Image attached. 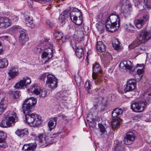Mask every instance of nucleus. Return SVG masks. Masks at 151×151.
<instances>
[{
  "label": "nucleus",
  "instance_id": "obj_9",
  "mask_svg": "<svg viewBox=\"0 0 151 151\" xmlns=\"http://www.w3.org/2000/svg\"><path fill=\"white\" fill-rule=\"evenodd\" d=\"M151 39V32L148 31L146 30L142 31L138 37L139 41L144 43L147 42Z\"/></svg>",
  "mask_w": 151,
  "mask_h": 151
},
{
  "label": "nucleus",
  "instance_id": "obj_33",
  "mask_svg": "<svg viewBox=\"0 0 151 151\" xmlns=\"http://www.w3.org/2000/svg\"><path fill=\"white\" fill-rule=\"evenodd\" d=\"M79 14H73V13H70V19L75 23V22L76 21V20L78 19L77 16L79 17Z\"/></svg>",
  "mask_w": 151,
  "mask_h": 151
},
{
  "label": "nucleus",
  "instance_id": "obj_59",
  "mask_svg": "<svg viewBox=\"0 0 151 151\" xmlns=\"http://www.w3.org/2000/svg\"><path fill=\"white\" fill-rule=\"evenodd\" d=\"M150 117L151 119V116H150Z\"/></svg>",
  "mask_w": 151,
  "mask_h": 151
},
{
  "label": "nucleus",
  "instance_id": "obj_57",
  "mask_svg": "<svg viewBox=\"0 0 151 151\" xmlns=\"http://www.w3.org/2000/svg\"><path fill=\"white\" fill-rule=\"evenodd\" d=\"M61 99H64V100H65V99H64V98H63V97L62 98H61Z\"/></svg>",
  "mask_w": 151,
  "mask_h": 151
},
{
  "label": "nucleus",
  "instance_id": "obj_48",
  "mask_svg": "<svg viewBox=\"0 0 151 151\" xmlns=\"http://www.w3.org/2000/svg\"><path fill=\"white\" fill-rule=\"evenodd\" d=\"M12 19L14 20V21H16L18 19V17L13 14H11L10 16Z\"/></svg>",
  "mask_w": 151,
  "mask_h": 151
},
{
  "label": "nucleus",
  "instance_id": "obj_6",
  "mask_svg": "<svg viewBox=\"0 0 151 151\" xmlns=\"http://www.w3.org/2000/svg\"><path fill=\"white\" fill-rule=\"evenodd\" d=\"M101 67L97 63L93 64L92 77L96 84H99L102 82L103 78L101 77Z\"/></svg>",
  "mask_w": 151,
  "mask_h": 151
},
{
  "label": "nucleus",
  "instance_id": "obj_27",
  "mask_svg": "<svg viewBox=\"0 0 151 151\" xmlns=\"http://www.w3.org/2000/svg\"><path fill=\"white\" fill-rule=\"evenodd\" d=\"M76 54L77 56L79 58L83 57L84 53L82 48L77 47L76 50Z\"/></svg>",
  "mask_w": 151,
  "mask_h": 151
},
{
  "label": "nucleus",
  "instance_id": "obj_55",
  "mask_svg": "<svg viewBox=\"0 0 151 151\" xmlns=\"http://www.w3.org/2000/svg\"><path fill=\"white\" fill-rule=\"evenodd\" d=\"M149 98L150 99H148V101H151V96L149 95Z\"/></svg>",
  "mask_w": 151,
  "mask_h": 151
},
{
  "label": "nucleus",
  "instance_id": "obj_5",
  "mask_svg": "<svg viewBox=\"0 0 151 151\" xmlns=\"http://www.w3.org/2000/svg\"><path fill=\"white\" fill-rule=\"evenodd\" d=\"M38 138L41 145L43 147L50 146L58 141V139L55 137H51L45 134L39 135Z\"/></svg>",
  "mask_w": 151,
  "mask_h": 151
},
{
  "label": "nucleus",
  "instance_id": "obj_19",
  "mask_svg": "<svg viewBox=\"0 0 151 151\" xmlns=\"http://www.w3.org/2000/svg\"><path fill=\"white\" fill-rule=\"evenodd\" d=\"M6 137L5 133L2 131H0V147H3L5 146L4 144Z\"/></svg>",
  "mask_w": 151,
  "mask_h": 151
},
{
  "label": "nucleus",
  "instance_id": "obj_50",
  "mask_svg": "<svg viewBox=\"0 0 151 151\" xmlns=\"http://www.w3.org/2000/svg\"><path fill=\"white\" fill-rule=\"evenodd\" d=\"M145 65L144 64H137L136 65V68L139 67L141 69H144Z\"/></svg>",
  "mask_w": 151,
  "mask_h": 151
},
{
  "label": "nucleus",
  "instance_id": "obj_56",
  "mask_svg": "<svg viewBox=\"0 0 151 151\" xmlns=\"http://www.w3.org/2000/svg\"><path fill=\"white\" fill-rule=\"evenodd\" d=\"M128 6H129V7H131L132 6H131V4H128Z\"/></svg>",
  "mask_w": 151,
  "mask_h": 151
},
{
  "label": "nucleus",
  "instance_id": "obj_8",
  "mask_svg": "<svg viewBox=\"0 0 151 151\" xmlns=\"http://www.w3.org/2000/svg\"><path fill=\"white\" fill-rule=\"evenodd\" d=\"M29 92L36 95H39L40 97H45L47 94V92L45 89L41 90L39 86L35 85L31 88L28 89Z\"/></svg>",
  "mask_w": 151,
  "mask_h": 151
},
{
  "label": "nucleus",
  "instance_id": "obj_34",
  "mask_svg": "<svg viewBox=\"0 0 151 151\" xmlns=\"http://www.w3.org/2000/svg\"><path fill=\"white\" fill-rule=\"evenodd\" d=\"M124 146L119 143L115 146L114 149L115 151H124Z\"/></svg>",
  "mask_w": 151,
  "mask_h": 151
},
{
  "label": "nucleus",
  "instance_id": "obj_10",
  "mask_svg": "<svg viewBox=\"0 0 151 151\" xmlns=\"http://www.w3.org/2000/svg\"><path fill=\"white\" fill-rule=\"evenodd\" d=\"M31 83L30 79L28 77L24 78L22 80L18 82L15 85L14 88L16 89H21L23 87H27V86L29 85Z\"/></svg>",
  "mask_w": 151,
  "mask_h": 151
},
{
  "label": "nucleus",
  "instance_id": "obj_35",
  "mask_svg": "<svg viewBox=\"0 0 151 151\" xmlns=\"http://www.w3.org/2000/svg\"><path fill=\"white\" fill-rule=\"evenodd\" d=\"M136 50V52H137L138 54H139L144 52L145 51V49L144 46H140L137 48Z\"/></svg>",
  "mask_w": 151,
  "mask_h": 151
},
{
  "label": "nucleus",
  "instance_id": "obj_43",
  "mask_svg": "<svg viewBox=\"0 0 151 151\" xmlns=\"http://www.w3.org/2000/svg\"><path fill=\"white\" fill-rule=\"evenodd\" d=\"M70 11L68 10H65L63 11L61 14V16H64L65 17H67L69 15L70 16Z\"/></svg>",
  "mask_w": 151,
  "mask_h": 151
},
{
  "label": "nucleus",
  "instance_id": "obj_13",
  "mask_svg": "<svg viewBox=\"0 0 151 151\" xmlns=\"http://www.w3.org/2000/svg\"><path fill=\"white\" fill-rule=\"evenodd\" d=\"M148 19V16L146 14H144L140 18L137 20L135 22V25L138 29L142 28Z\"/></svg>",
  "mask_w": 151,
  "mask_h": 151
},
{
  "label": "nucleus",
  "instance_id": "obj_4",
  "mask_svg": "<svg viewBox=\"0 0 151 151\" xmlns=\"http://www.w3.org/2000/svg\"><path fill=\"white\" fill-rule=\"evenodd\" d=\"M46 78H47L46 86L52 89L55 88L57 87L58 83L57 80L55 77L52 75L45 73L41 75L39 79L44 81Z\"/></svg>",
  "mask_w": 151,
  "mask_h": 151
},
{
  "label": "nucleus",
  "instance_id": "obj_14",
  "mask_svg": "<svg viewBox=\"0 0 151 151\" xmlns=\"http://www.w3.org/2000/svg\"><path fill=\"white\" fill-rule=\"evenodd\" d=\"M136 87V81L133 79H129L127 82L124 91L125 92L132 91Z\"/></svg>",
  "mask_w": 151,
  "mask_h": 151
},
{
  "label": "nucleus",
  "instance_id": "obj_21",
  "mask_svg": "<svg viewBox=\"0 0 151 151\" xmlns=\"http://www.w3.org/2000/svg\"><path fill=\"white\" fill-rule=\"evenodd\" d=\"M19 40L20 41L22 42V45H23L28 41V37L26 33L24 31H22L20 32Z\"/></svg>",
  "mask_w": 151,
  "mask_h": 151
},
{
  "label": "nucleus",
  "instance_id": "obj_32",
  "mask_svg": "<svg viewBox=\"0 0 151 151\" xmlns=\"http://www.w3.org/2000/svg\"><path fill=\"white\" fill-rule=\"evenodd\" d=\"M26 23L27 25L29 27H32L34 26L33 20L31 19L29 17L26 18Z\"/></svg>",
  "mask_w": 151,
  "mask_h": 151
},
{
  "label": "nucleus",
  "instance_id": "obj_40",
  "mask_svg": "<svg viewBox=\"0 0 151 151\" xmlns=\"http://www.w3.org/2000/svg\"><path fill=\"white\" fill-rule=\"evenodd\" d=\"M64 16H60L59 17V22L61 23H62L63 24V23L65 24L66 21V18Z\"/></svg>",
  "mask_w": 151,
  "mask_h": 151
},
{
  "label": "nucleus",
  "instance_id": "obj_3",
  "mask_svg": "<svg viewBox=\"0 0 151 151\" xmlns=\"http://www.w3.org/2000/svg\"><path fill=\"white\" fill-rule=\"evenodd\" d=\"M120 22L119 16L117 15L111 14L106 20L105 27L108 31H115L120 27Z\"/></svg>",
  "mask_w": 151,
  "mask_h": 151
},
{
  "label": "nucleus",
  "instance_id": "obj_47",
  "mask_svg": "<svg viewBox=\"0 0 151 151\" xmlns=\"http://www.w3.org/2000/svg\"><path fill=\"white\" fill-rule=\"evenodd\" d=\"M144 0L145 1V7L148 9H151V6L149 4H148L147 0Z\"/></svg>",
  "mask_w": 151,
  "mask_h": 151
},
{
  "label": "nucleus",
  "instance_id": "obj_42",
  "mask_svg": "<svg viewBox=\"0 0 151 151\" xmlns=\"http://www.w3.org/2000/svg\"><path fill=\"white\" fill-rule=\"evenodd\" d=\"M6 107L4 106V104H0V114L3 113Z\"/></svg>",
  "mask_w": 151,
  "mask_h": 151
},
{
  "label": "nucleus",
  "instance_id": "obj_51",
  "mask_svg": "<svg viewBox=\"0 0 151 151\" xmlns=\"http://www.w3.org/2000/svg\"><path fill=\"white\" fill-rule=\"evenodd\" d=\"M59 116L65 120H66L67 119V117L65 115L60 114Z\"/></svg>",
  "mask_w": 151,
  "mask_h": 151
},
{
  "label": "nucleus",
  "instance_id": "obj_46",
  "mask_svg": "<svg viewBox=\"0 0 151 151\" xmlns=\"http://www.w3.org/2000/svg\"><path fill=\"white\" fill-rule=\"evenodd\" d=\"M14 97L17 98L21 95V93L19 91H15L14 93Z\"/></svg>",
  "mask_w": 151,
  "mask_h": 151
},
{
  "label": "nucleus",
  "instance_id": "obj_25",
  "mask_svg": "<svg viewBox=\"0 0 151 151\" xmlns=\"http://www.w3.org/2000/svg\"><path fill=\"white\" fill-rule=\"evenodd\" d=\"M12 124L11 122L7 120L6 118H5L4 120L2 121L0 125L2 127L6 128L7 127H11L12 126Z\"/></svg>",
  "mask_w": 151,
  "mask_h": 151
},
{
  "label": "nucleus",
  "instance_id": "obj_7",
  "mask_svg": "<svg viewBox=\"0 0 151 151\" xmlns=\"http://www.w3.org/2000/svg\"><path fill=\"white\" fill-rule=\"evenodd\" d=\"M147 105V102L146 101L134 102L132 104L131 108L134 112H141L144 111Z\"/></svg>",
  "mask_w": 151,
  "mask_h": 151
},
{
  "label": "nucleus",
  "instance_id": "obj_24",
  "mask_svg": "<svg viewBox=\"0 0 151 151\" xmlns=\"http://www.w3.org/2000/svg\"><path fill=\"white\" fill-rule=\"evenodd\" d=\"M57 120V117H55L52 120L48 122V126L49 127V129L50 131H51L54 128Z\"/></svg>",
  "mask_w": 151,
  "mask_h": 151
},
{
  "label": "nucleus",
  "instance_id": "obj_58",
  "mask_svg": "<svg viewBox=\"0 0 151 151\" xmlns=\"http://www.w3.org/2000/svg\"><path fill=\"white\" fill-rule=\"evenodd\" d=\"M58 134V133H56V134H55V135H56V134Z\"/></svg>",
  "mask_w": 151,
  "mask_h": 151
},
{
  "label": "nucleus",
  "instance_id": "obj_36",
  "mask_svg": "<svg viewBox=\"0 0 151 151\" xmlns=\"http://www.w3.org/2000/svg\"><path fill=\"white\" fill-rule=\"evenodd\" d=\"M91 85L89 81H87L86 82L84 87L86 90H87L88 92V93H90L91 92Z\"/></svg>",
  "mask_w": 151,
  "mask_h": 151
},
{
  "label": "nucleus",
  "instance_id": "obj_39",
  "mask_svg": "<svg viewBox=\"0 0 151 151\" xmlns=\"http://www.w3.org/2000/svg\"><path fill=\"white\" fill-rule=\"evenodd\" d=\"M139 44L138 43L137 41L134 42L131 45H129V49H133L135 47L139 45Z\"/></svg>",
  "mask_w": 151,
  "mask_h": 151
},
{
  "label": "nucleus",
  "instance_id": "obj_44",
  "mask_svg": "<svg viewBox=\"0 0 151 151\" xmlns=\"http://www.w3.org/2000/svg\"><path fill=\"white\" fill-rule=\"evenodd\" d=\"M96 27L97 28V29L100 31L103 30L104 29V26H102V25L101 24H96Z\"/></svg>",
  "mask_w": 151,
  "mask_h": 151
},
{
  "label": "nucleus",
  "instance_id": "obj_22",
  "mask_svg": "<svg viewBox=\"0 0 151 151\" xmlns=\"http://www.w3.org/2000/svg\"><path fill=\"white\" fill-rule=\"evenodd\" d=\"M123 110L121 109H116L112 112V116L114 118H119L122 115Z\"/></svg>",
  "mask_w": 151,
  "mask_h": 151
},
{
  "label": "nucleus",
  "instance_id": "obj_1",
  "mask_svg": "<svg viewBox=\"0 0 151 151\" xmlns=\"http://www.w3.org/2000/svg\"><path fill=\"white\" fill-rule=\"evenodd\" d=\"M37 101L36 99L31 97L26 99L23 104L22 109L23 113L25 114L26 122L31 127H38L42 122L40 116L29 112Z\"/></svg>",
  "mask_w": 151,
  "mask_h": 151
},
{
  "label": "nucleus",
  "instance_id": "obj_53",
  "mask_svg": "<svg viewBox=\"0 0 151 151\" xmlns=\"http://www.w3.org/2000/svg\"><path fill=\"white\" fill-rule=\"evenodd\" d=\"M2 39H4V40H7L8 38V37L7 36H4L1 37Z\"/></svg>",
  "mask_w": 151,
  "mask_h": 151
},
{
  "label": "nucleus",
  "instance_id": "obj_17",
  "mask_svg": "<svg viewBox=\"0 0 151 151\" xmlns=\"http://www.w3.org/2000/svg\"><path fill=\"white\" fill-rule=\"evenodd\" d=\"M19 71L17 68L14 66L11 67L9 69L8 74L9 80L12 79L19 74Z\"/></svg>",
  "mask_w": 151,
  "mask_h": 151
},
{
  "label": "nucleus",
  "instance_id": "obj_31",
  "mask_svg": "<svg viewBox=\"0 0 151 151\" xmlns=\"http://www.w3.org/2000/svg\"><path fill=\"white\" fill-rule=\"evenodd\" d=\"M53 36L57 40H60L63 38V34L60 32H55L54 33Z\"/></svg>",
  "mask_w": 151,
  "mask_h": 151
},
{
  "label": "nucleus",
  "instance_id": "obj_30",
  "mask_svg": "<svg viewBox=\"0 0 151 151\" xmlns=\"http://www.w3.org/2000/svg\"><path fill=\"white\" fill-rule=\"evenodd\" d=\"M8 62L6 59H0V68H3L6 67L8 65Z\"/></svg>",
  "mask_w": 151,
  "mask_h": 151
},
{
  "label": "nucleus",
  "instance_id": "obj_2",
  "mask_svg": "<svg viewBox=\"0 0 151 151\" xmlns=\"http://www.w3.org/2000/svg\"><path fill=\"white\" fill-rule=\"evenodd\" d=\"M41 46H38L36 47V52L37 53L41 52L43 50L42 58L45 59V62L51 58L55 51L52 44H50L48 40H44L40 45Z\"/></svg>",
  "mask_w": 151,
  "mask_h": 151
},
{
  "label": "nucleus",
  "instance_id": "obj_37",
  "mask_svg": "<svg viewBox=\"0 0 151 151\" xmlns=\"http://www.w3.org/2000/svg\"><path fill=\"white\" fill-rule=\"evenodd\" d=\"M80 15L79 16V19H78L75 22V23L78 25H81L82 22V13L80 12Z\"/></svg>",
  "mask_w": 151,
  "mask_h": 151
},
{
  "label": "nucleus",
  "instance_id": "obj_26",
  "mask_svg": "<svg viewBox=\"0 0 151 151\" xmlns=\"http://www.w3.org/2000/svg\"><path fill=\"white\" fill-rule=\"evenodd\" d=\"M120 122L121 119L117 117L114 118L112 123V127L116 128L119 126Z\"/></svg>",
  "mask_w": 151,
  "mask_h": 151
},
{
  "label": "nucleus",
  "instance_id": "obj_23",
  "mask_svg": "<svg viewBox=\"0 0 151 151\" xmlns=\"http://www.w3.org/2000/svg\"><path fill=\"white\" fill-rule=\"evenodd\" d=\"M96 48L99 51L101 52H104L106 50L105 45L101 41H99L97 42Z\"/></svg>",
  "mask_w": 151,
  "mask_h": 151
},
{
  "label": "nucleus",
  "instance_id": "obj_20",
  "mask_svg": "<svg viewBox=\"0 0 151 151\" xmlns=\"http://www.w3.org/2000/svg\"><path fill=\"white\" fill-rule=\"evenodd\" d=\"M15 134L18 136L22 137L27 136L28 134V131L27 129H18L15 132Z\"/></svg>",
  "mask_w": 151,
  "mask_h": 151
},
{
  "label": "nucleus",
  "instance_id": "obj_60",
  "mask_svg": "<svg viewBox=\"0 0 151 151\" xmlns=\"http://www.w3.org/2000/svg\"><path fill=\"white\" fill-rule=\"evenodd\" d=\"M138 2L139 3V1H138Z\"/></svg>",
  "mask_w": 151,
  "mask_h": 151
},
{
  "label": "nucleus",
  "instance_id": "obj_28",
  "mask_svg": "<svg viewBox=\"0 0 151 151\" xmlns=\"http://www.w3.org/2000/svg\"><path fill=\"white\" fill-rule=\"evenodd\" d=\"M113 47L116 50H119L120 47V43L117 39H114L112 43Z\"/></svg>",
  "mask_w": 151,
  "mask_h": 151
},
{
  "label": "nucleus",
  "instance_id": "obj_29",
  "mask_svg": "<svg viewBox=\"0 0 151 151\" xmlns=\"http://www.w3.org/2000/svg\"><path fill=\"white\" fill-rule=\"evenodd\" d=\"M98 127L99 129L101 135L102 136L103 134H106V128L104 125L101 123L98 124Z\"/></svg>",
  "mask_w": 151,
  "mask_h": 151
},
{
  "label": "nucleus",
  "instance_id": "obj_18",
  "mask_svg": "<svg viewBox=\"0 0 151 151\" xmlns=\"http://www.w3.org/2000/svg\"><path fill=\"white\" fill-rule=\"evenodd\" d=\"M37 147L36 143H29L24 145L22 149H25V151H34V149Z\"/></svg>",
  "mask_w": 151,
  "mask_h": 151
},
{
  "label": "nucleus",
  "instance_id": "obj_15",
  "mask_svg": "<svg viewBox=\"0 0 151 151\" xmlns=\"http://www.w3.org/2000/svg\"><path fill=\"white\" fill-rule=\"evenodd\" d=\"M135 138V135L132 132L128 133L124 138L125 144L127 145L132 144L134 142Z\"/></svg>",
  "mask_w": 151,
  "mask_h": 151
},
{
  "label": "nucleus",
  "instance_id": "obj_11",
  "mask_svg": "<svg viewBox=\"0 0 151 151\" xmlns=\"http://www.w3.org/2000/svg\"><path fill=\"white\" fill-rule=\"evenodd\" d=\"M16 113L13 111L7 112L5 115V118L12 124L14 125V123L18 121V118Z\"/></svg>",
  "mask_w": 151,
  "mask_h": 151
},
{
  "label": "nucleus",
  "instance_id": "obj_16",
  "mask_svg": "<svg viewBox=\"0 0 151 151\" xmlns=\"http://www.w3.org/2000/svg\"><path fill=\"white\" fill-rule=\"evenodd\" d=\"M119 66L121 68L124 69L129 70L130 72L131 73V70L133 67V64L129 60H124L120 63Z\"/></svg>",
  "mask_w": 151,
  "mask_h": 151
},
{
  "label": "nucleus",
  "instance_id": "obj_41",
  "mask_svg": "<svg viewBox=\"0 0 151 151\" xmlns=\"http://www.w3.org/2000/svg\"><path fill=\"white\" fill-rule=\"evenodd\" d=\"M144 70V69L141 68L138 69L137 70V73L139 76L140 78H141L142 77Z\"/></svg>",
  "mask_w": 151,
  "mask_h": 151
},
{
  "label": "nucleus",
  "instance_id": "obj_54",
  "mask_svg": "<svg viewBox=\"0 0 151 151\" xmlns=\"http://www.w3.org/2000/svg\"><path fill=\"white\" fill-rule=\"evenodd\" d=\"M89 117L88 116L87 117V120L88 122H89L91 123V122H93V119H91V120H89Z\"/></svg>",
  "mask_w": 151,
  "mask_h": 151
},
{
  "label": "nucleus",
  "instance_id": "obj_49",
  "mask_svg": "<svg viewBox=\"0 0 151 151\" xmlns=\"http://www.w3.org/2000/svg\"><path fill=\"white\" fill-rule=\"evenodd\" d=\"M134 28V27L131 24H129L127 28V30L129 31L133 30Z\"/></svg>",
  "mask_w": 151,
  "mask_h": 151
},
{
  "label": "nucleus",
  "instance_id": "obj_52",
  "mask_svg": "<svg viewBox=\"0 0 151 151\" xmlns=\"http://www.w3.org/2000/svg\"><path fill=\"white\" fill-rule=\"evenodd\" d=\"M98 107V105L96 104V105H95L94 106L92 110H96V109Z\"/></svg>",
  "mask_w": 151,
  "mask_h": 151
},
{
  "label": "nucleus",
  "instance_id": "obj_45",
  "mask_svg": "<svg viewBox=\"0 0 151 151\" xmlns=\"http://www.w3.org/2000/svg\"><path fill=\"white\" fill-rule=\"evenodd\" d=\"M46 23L47 25L50 28H52L54 25V24L49 20L46 21Z\"/></svg>",
  "mask_w": 151,
  "mask_h": 151
},
{
  "label": "nucleus",
  "instance_id": "obj_38",
  "mask_svg": "<svg viewBox=\"0 0 151 151\" xmlns=\"http://www.w3.org/2000/svg\"><path fill=\"white\" fill-rule=\"evenodd\" d=\"M70 13H73V14H79L80 12H81V11L76 8L72 7L70 10Z\"/></svg>",
  "mask_w": 151,
  "mask_h": 151
},
{
  "label": "nucleus",
  "instance_id": "obj_12",
  "mask_svg": "<svg viewBox=\"0 0 151 151\" xmlns=\"http://www.w3.org/2000/svg\"><path fill=\"white\" fill-rule=\"evenodd\" d=\"M11 20L8 17L0 16V28L5 29L12 24Z\"/></svg>",
  "mask_w": 151,
  "mask_h": 151
}]
</instances>
